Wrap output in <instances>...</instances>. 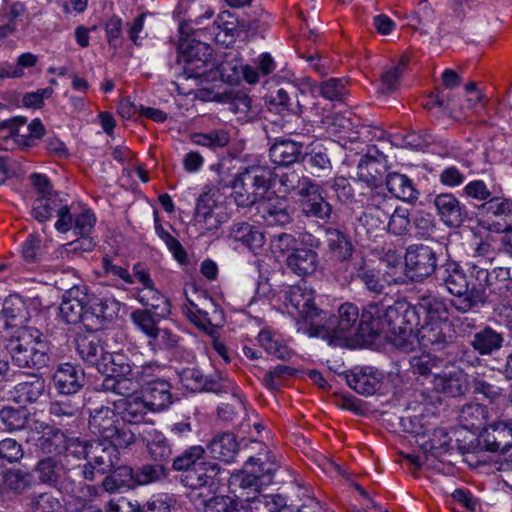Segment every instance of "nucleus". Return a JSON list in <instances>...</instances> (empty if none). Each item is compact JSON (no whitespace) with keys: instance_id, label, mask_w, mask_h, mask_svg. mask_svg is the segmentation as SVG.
Here are the masks:
<instances>
[{"instance_id":"nucleus-38","label":"nucleus","mask_w":512,"mask_h":512,"mask_svg":"<svg viewBox=\"0 0 512 512\" xmlns=\"http://www.w3.org/2000/svg\"><path fill=\"white\" fill-rule=\"evenodd\" d=\"M102 486L109 493L136 487L134 469L127 465L111 469L109 475L103 479Z\"/></svg>"},{"instance_id":"nucleus-32","label":"nucleus","mask_w":512,"mask_h":512,"mask_svg":"<svg viewBox=\"0 0 512 512\" xmlns=\"http://www.w3.org/2000/svg\"><path fill=\"white\" fill-rule=\"evenodd\" d=\"M380 373L372 367H364L359 371L346 375L347 384L358 394L373 395L380 386Z\"/></svg>"},{"instance_id":"nucleus-30","label":"nucleus","mask_w":512,"mask_h":512,"mask_svg":"<svg viewBox=\"0 0 512 512\" xmlns=\"http://www.w3.org/2000/svg\"><path fill=\"white\" fill-rule=\"evenodd\" d=\"M0 420L9 432L44 428V423L32 419L25 409L9 406L0 410Z\"/></svg>"},{"instance_id":"nucleus-58","label":"nucleus","mask_w":512,"mask_h":512,"mask_svg":"<svg viewBox=\"0 0 512 512\" xmlns=\"http://www.w3.org/2000/svg\"><path fill=\"white\" fill-rule=\"evenodd\" d=\"M188 302L189 305H183L181 307L183 315L203 332L209 335L212 334L214 332V326L211 319L208 317V313L198 309L197 305L191 300L188 299Z\"/></svg>"},{"instance_id":"nucleus-8","label":"nucleus","mask_w":512,"mask_h":512,"mask_svg":"<svg viewBox=\"0 0 512 512\" xmlns=\"http://www.w3.org/2000/svg\"><path fill=\"white\" fill-rule=\"evenodd\" d=\"M72 444L76 445L73 452L78 457L91 461L99 469V474H107L119 461V451L107 440H80L76 438Z\"/></svg>"},{"instance_id":"nucleus-49","label":"nucleus","mask_w":512,"mask_h":512,"mask_svg":"<svg viewBox=\"0 0 512 512\" xmlns=\"http://www.w3.org/2000/svg\"><path fill=\"white\" fill-rule=\"evenodd\" d=\"M246 180L252 181L253 193H257L258 201L265 199L264 194L271 188L272 172L268 168L252 166L244 168Z\"/></svg>"},{"instance_id":"nucleus-29","label":"nucleus","mask_w":512,"mask_h":512,"mask_svg":"<svg viewBox=\"0 0 512 512\" xmlns=\"http://www.w3.org/2000/svg\"><path fill=\"white\" fill-rule=\"evenodd\" d=\"M504 341L503 333L486 325L473 334L469 343L480 356H491L503 347Z\"/></svg>"},{"instance_id":"nucleus-43","label":"nucleus","mask_w":512,"mask_h":512,"mask_svg":"<svg viewBox=\"0 0 512 512\" xmlns=\"http://www.w3.org/2000/svg\"><path fill=\"white\" fill-rule=\"evenodd\" d=\"M97 371L104 376H129L133 366L125 355L107 351Z\"/></svg>"},{"instance_id":"nucleus-42","label":"nucleus","mask_w":512,"mask_h":512,"mask_svg":"<svg viewBox=\"0 0 512 512\" xmlns=\"http://www.w3.org/2000/svg\"><path fill=\"white\" fill-rule=\"evenodd\" d=\"M347 273L350 278H359L369 291L375 294H382L384 292L385 286L381 281L378 272L374 269L366 268V260L364 257L355 259L354 267Z\"/></svg>"},{"instance_id":"nucleus-11","label":"nucleus","mask_w":512,"mask_h":512,"mask_svg":"<svg viewBox=\"0 0 512 512\" xmlns=\"http://www.w3.org/2000/svg\"><path fill=\"white\" fill-rule=\"evenodd\" d=\"M405 269L411 280L421 281L436 274L437 254L423 244L410 245L405 254Z\"/></svg>"},{"instance_id":"nucleus-1","label":"nucleus","mask_w":512,"mask_h":512,"mask_svg":"<svg viewBox=\"0 0 512 512\" xmlns=\"http://www.w3.org/2000/svg\"><path fill=\"white\" fill-rule=\"evenodd\" d=\"M386 321L390 341L403 351L411 350L416 341L425 349L441 351L455 339L447 306L433 295L421 296L414 305L407 301L388 305Z\"/></svg>"},{"instance_id":"nucleus-31","label":"nucleus","mask_w":512,"mask_h":512,"mask_svg":"<svg viewBox=\"0 0 512 512\" xmlns=\"http://www.w3.org/2000/svg\"><path fill=\"white\" fill-rule=\"evenodd\" d=\"M286 266L298 276L313 274L319 264V256L315 250L300 248L291 252L286 257Z\"/></svg>"},{"instance_id":"nucleus-47","label":"nucleus","mask_w":512,"mask_h":512,"mask_svg":"<svg viewBox=\"0 0 512 512\" xmlns=\"http://www.w3.org/2000/svg\"><path fill=\"white\" fill-rule=\"evenodd\" d=\"M214 24L218 29L215 35L218 43L228 47L236 41L238 36L237 22L229 11L219 13Z\"/></svg>"},{"instance_id":"nucleus-41","label":"nucleus","mask_w":512,"mask_h":512,"mask_svg":"<svg viewBox=\"0 0 512 512\" xmlns=\"http://www.w3.org/2000/svg\"><path fill=\"white\" fill-rule=\"evenodd\" d=\"M245 174H246V172L240 171L234 175L233 179L230 182L220 180L219 183L223 187H231L232 188V190H233L232 197L238 207H241V208H249L252 206L257 207V205L259 203L257 193L249 192L246 189Z\"/></svg>"},{"instance_id":"nucleus-9","label":"nucleus","mask_w":512,"mask_h":512,"mask_svg":"<svg viewBox=\"0 0 512 512\" xmlns=\"http://www.w3.org/2000/svg\"><path fill=\"white\" fill-rule=\"evenodd\" d=\"M298 206L301 214L316 222L329 223L333 215V206L321 193V187L313 181H305L298 192Z\"/></svg>"},{"instance_id":"nucleus-22","label":"nucleus","mask_w":512,"mask_h":512,"mask_svg":"<svg viewBox=\"0 0 512 512\" xmlns=\"http://www.w3.org/2000/svg\"><path fill=\"white\" fill-rule=\"evenodd\" d=\"M118 423L117 413L108 406L102 405L89 409L88 428L92 434L102 437L104 440L115 435Z\"/></svg>"},{"instance_id":"nucleus-39","label":"nucleus","mask_w":512,"mask_h":512,"mask_svg":"<svg viewBox=\"0 0 512 512\" xmlns=\"http://www.w3.org/2000/svg\"><path fill=\"white\" fill-rule=\"evenodd\" d=\"M114 405L119 410L122 420L130 424H139L145 421L147 410H149L145 400L139 397L122 398Z\"/></svg>"},{"instance_id":"nucleus-48","label":"nucleus","mask_w":512,"mask_h":512,"mask_svg":"<svg viewBox=\"0 0 512 512\" xmlns=\"http://www.w3.org/2000/svg\"><path fill=\"white\" fill-rule=\"evenodd\" d=\"M246 501L247 505L242 506L246 512H282L285 507V500L280 495L258 494Z\"/></svg>"},{"instance_id":"nucleus-18","label":"nucleus","mask_w":512,"mask_h":512,"mask_svg":"<svg viewBox=\"0 0 512 512\" xmlns=\"http://www.w3.org/2000/svg\"><path fill=\"white\" fill-rule=\"evenodd\" d=\"M484 447L490 452H506L512 447V419L499 418L482 428Z\"/></svg>"},{"instance_id":"nucleus-63","label":"nucleus","mask_w":512,"mask_h":512,"mask_svg":"<svg viewBox=\"0 0 512 512\" xmlns=\"http://www.w3.org/2000/svg\"><path fill=\"white\" fill-rule=\"evenodd\" d=\"M134 473L136 486L155 483L167 477V471L163 464H145L134 470Z\"/></svg>"},{"instance_id":"nucleus-62","label":"nucleus","mask_w":512,"mask_h":512,"mask_svg":"<svg viewBox=\"0 0 512 512\" xmlns=\"http://www.w3.org/2000/svg\"><path fill=\"white\" fill-rule=\"evenodd\" d=\"M205 450L202 446H192L186 449L182 454L173 459L172 467L176 471L186 473L196 464L203 460Z\"/></svg>"},{"instance_id":"nucleus-60","label":"nucleus","mask_w":512,"mask_h":512,"mask_svg":"<svg viewBox=\"0 0 512 512\" xmlns=\"http://www.w3.org/2000/svg\"><path fill=\"white\" fill-rule=\"evenodd\" d=\"M441 363V359L431 354H421L410 359V367L414 374L422 376L434 375V378H436V374H439L438 370Z\"/></svg>"},{"instance_id":"nucleus-13","label":"nucleus","mask_w":512,"mask_h":512,"mask_svg":"<svg viewBox=\"0 0 512 512\" xmlns=\"http://www.w3.org/2000/svg\"><path fill=\"white\" fill-rule=\"evenodd\" d=\"M84 326L88 330H98L115 319L119 312V302L110 298H100L87 292Z\"/></svg>"},{"instance_id":"nucleus-3","label":"nucleus","mask_w":512,"mask_h":512,"mask_svg":"<svg viewBox=\"0 0 512 512\" xmlns=\"http://www.w3.org/2000/svg\"><path fill=\"white\" fill-rule=\"evenodd\" d=\"M436 280L456 297L452 306L461 313L474 310L485 304V296L481 288H471L463 268L454 260L440 264L436 271Z\"/></svg>"},{"instance_id":"nucleus-46","label":"nucleus","mask_w":512,"mask_h":512,"mask_svg":"<svg viewBox=\"0 0 512 512\" xmlns=\"http://www.w3.org/2000/svg\"><path fill=\"white\" fill-rule=\"evenodd\" d=\"M1 481L8 497L10 495L18 496L30 488L32 476L29 472L21 469H10L3 474Z\"/></svg>"},{"instance_id":"nucleus-7","label":"nucleus","mask_w":512,"mask_h":512,"mask_svg":"<svg viewBox=\"0 0 512 512\" xmlns=\"http://www.w3.org/2000/svg\"><path fill=\"white\" fill-rule=\"evenodd\" d=\"M212 48L203 42L190 39L179 44L178 62L183 64L179 78L197 80L205 76L211 62Z\"/></svg>"},{"instance_id":"nucleus-40","label":"nucleus","mask_w":512,"mask_h":512,"mask_svg":"<svg viewBox=\"0 0 512 512\" xmlns=\"http://www.w3.org/2000/svg\"><path fill=\"white\" fill-rule=\"evenodd\" d=\"M386 186L388 191L398 199L408 202L418 199L419 192L412 180L404 174L389 173L386 177Z\"/></svg>"},{"instance_id":"nucleus-28","label":"nucleus","mask_w":512,"mask_h":512,"mask_svg":"<svg viewBox=\"0 0 512 512\" xmlns=\"http://www.w3.org/2000/svg\"><path fill=\"white\" fill-rule=\"evenodd\" d=\"M144 400L149 410L159 412L167 409L173 403L171 385L163 379H153L147 382L144 389Z\"/></svg>"},{"instance_id":"nucleus-15","label":"nucleus","mask_w":512,"mask_h":512,"mask_svg":"<svg viewBox=\"0 0 512 512\" xmlns=\"http://www.w3.org/2000/svg\"><path fill=\"white\" fill-rule=\"evenodd\" d=\"M338 201L343 204H362L373 190L368 182L358 178L334 177L327 182Z\"/></svg>"},{"instance_id":"nucleus-44","label":"nucleus","mask_w":512,"mask_h":512,"mask_svg":"<svg viewBox=\"0 0 512 512\" xmlns=\"http://www.w3.org/2000/svg\"><path fill=\"white\" fill-rule=\"evenodd\" d=\"M137 299L143 306L149 307L158 318H165L170 314L169 300L154 285L140 289Z\"/></svg>"},{"instance_id":"nucleus-14","label":"nucleus","mask_w":512,"mask_h":512,"mask_svg":"<svg viewBox=\"0 0 512 512\" xmlns=\"http://www.w3.org/2000/svg\"><path fill=\"white\" fill-rule=\"evenodd\" d=\"M308 95L295 86L280 88L275 95L266 98L265 103L269 111L285 115L291 114L300 117L304 112V102Z\"/></svg>"},{"instance_id":"nucleus-24","label":"nucleus","mask_w":512,"mask_h":512,"mask_svg":"<svg viewBox=\"0 0 512 512\" xmlns=\"http://www.w3.org/2000/svg\"><path fill=\"white\" fill-rule=\"evenodd\" d=\"M75 347L81 360L96 369L107 352L104 341L94 333L78 335L75 339Z\"/></svg>"},{"instance_id":"nucleus-33","label":"nucleus","mask_w":512,"mask_h":512,"mask_svg":"<svg viewBox=\"0 0 512 512\" xmlns=\"http://www.w3.org/2000/svg\"><path fill=\"white\" fill-rule=\"evenodd\" d=\"M75 439L76 438L69 439L66 434L58 428H51L49 431L37 437L36 446L44 454L60 455L70 448L76 450V445L72 444Z\"/></svg>"},{"instance_id":"nucleus-20","label":"nucleus","mask_w":512,"mask_h":512,"mask_svg":"<svg viewBox=\"0 0 512 512\" xmlns=\"http://www.w3.org/2000/svg\"><path fill=\"white\" fill-rule=\"evenodd\" d=\"M26 314L25 303L20 297L15 295L7 297L0 311V328L14 330L13 335H17L22 328H32L25 325L27 320Z\"/></svg>"},{"instance_id":"nucleus-55","label":"nucleus","mask_w":512,"mask_h":512,"mask_svg":"<svg viewBox=\"0 0 512 512\" xmlns=\"http://www.w3.org/2000/svg\"><path fill=\"white\" fill-rule=\"evenodd\" d=\"M425 453L438 457L442 453L449 452L454 448L452 438L443 428H437L433 432L432 438L422 444Z\"/></svg>"},{"instance_id":"nucleus-5","label":"nucleus","mask_w":512,"mask_h":512,"mask_svg":"<svg viewBox=\"0 0 512 512\" xmlns=\"http://www.w3.org/2000/svg\"><path fill=\"white\" fill-rule=\"evenodd\" d=\"M284 298L299 317L297 320L299 329L305 324L308 326L309 336L320 335L323 330L320 324L325 319L326 313L315 305L314 290L305 281H301L297 285L288 287L284 291Z\"/></svg>"},{"instance_id":"nucleus-37","label":"nucleus","mask_w":512,"mask_h":512,"mask_svg":"<svg viewBox=\"0 0 512 512\" xmlns=\"http://www.w3.org/2000/svg\"><path fill=\"white\" fill-rule=\"evenodd\" d=\"M212 457L226 463L233 462L239 451L236 437L232 433H221L215 436L207 446Z\"/></svg>"},{"instance_id":"nucleus-19","label":"nucleus","mask_w":512,"mask_h":512,"mask_svg":"<svg viewBox=\"0 0 512 512\" xmlns=\"http://www.w3.org/2000/svg\"><path fill=\"white\" fill-rule=\"evenodd\" d=\"M433 204L440 219L449 227H459L468 219L465 206L452 193L436 195Z\"/></svg>"},{"instance_id":"nucleus-12","label":"nucleus","mask_w":512,"mask_h":512,"mask_svg":"<svg viewBox=\"0 0 512 512\" xmlns=\"http://www.w3.org/2000/svg\"><path fill=\"white\" fill-rule=\"evenodd\" d=\"M324 234L330 259L348 272L354 267L355 259L361 257L354 256L355 247L351 237L346 232L332 226L324 227Z\"/></svg>"},{"instance_id":"nucleus-23","label":"nucleus","mask_w":512,"mask_h":512,"mask_svg":"<svg viewBox=\"0 0 512 512\" xmlns=\"http://www.w3.org/2000/svg\"><path fill=\"white\" fill-rule=\"evenodd\" d=\"M301 162L314 177L327 176L332 170L328 149L320 143H311L305 146Z\"/></svg>"},{"instance_id":"nucleus-61","label":"nucleus","mask_w":512,"mask_h":512,"mask_svg":"<svg viewBox=\"0 0 512 512\" xmlns=\"http://www.w3.org/2000/svg\"><path fill=\"white\" fill-rule=\"evenodd\" d=\"M96 246V242L91 237H80L77 240L71 241L62 245L58 249L59 257L62 259H71L81 257L84 252H90Z\"/></svg>"},{"instance_id":"nucleus-54","label":"nucleus","mask_w":512,"mask_h":512,"mask_svg":"<svg viewBox=\"0 0 512 512\" xmlns=\"http://www.w3.org/2000/svg\"><path fill=\"white\" fill-rule=\"evenodd\" d=\"M345 78H329L318 85L319 94L329 101H342L348 94Z\"/></svg>"},{"instance_id":"nucleus-25","label":"nucleus","mask_w":512,"mask_h":512,"mask_svg":"<svg viewBox=\"0 0 512 512\" xmlns=\"http://www.w3.org/2000/svg\"><path fill=\"white\" fill-rule=\"evenodd\" d=\"M434 386L439 392L449 397H459L469 391V379L461 369L452 367L436 374Z\"/></svg>"},{"instance_id":"nucleus-56","label":"nucleus","mask_w":512,"mask_h":512,"mask_svg":"<svg viewBox=\"0 0 512 512\" xmlns=\"http://www.w3.org/2000/svg\"><path fill=\"white\" fill-rule=\"evenodd\" d=\"M78 412L79 407L70 400L53 401L49 406V414L59 425L75 420Z\"/></svg>"},{"instance_id":"nucleus-53","label":"nucleus","mask_w":512,"mask_h":512,"mask_svg":"<svg viewBox=\"0 0 512 512\" xmlns=\"http://www.w3.org/2000/svg\"><path fill=\"white\" fill-rule=\"evenodd\" d=\"M191 139L196 145L210 149H218L228 145L230 136L224 129H215L206 133H194Z\"/></svg>"},{"instance_id":"nucleus-52","label":"nucleus","mask_w":512,"mask_h":512,"mask_svg":"<svg viewBox=\"0 0 512 512\" xmlns=\"http://www.w3.org/2000/svg\"><path fill=\"white\" fill-rule=\"evenodd\" d=\"M62 205V200L57 193L45 197H38L34 201L32 214L36 220L44 222L50 219L53 213H57Z\"/></svg>"},{"instance_id":"nucleus-21","label":"nucleus","mask_w":512,"mask_h":512,"mask_svg":"<svg viewBox=\"0 0 512 512\" xmlns=\"http://www.w3.org/2000/svg\"><path fill=\"white\" fill-rule=\"evenodd\" d=\"M53 381L59 393L64 395L75 394L84 386V371L79 366L63 363L56 369Z\"/></svg>"},{"instance_id":"nucleus-35","label":"nucleus","mask_w":512,"mask_h":512,"mask_svg":"<svg viewBox=\"0 0 512 512\" xmlns=\"http://www.w3.org/2000/svg\"><path fill=\"white\" fill-rule=\"evenodd\" d=\"M228 237L241 242L252 251L261 248L265 243L264 234L248 222H235L229 227Z\"/></svg>"},{"instance_id":"nucleus-4","label":"nucleus","mask_w":512,"mask_h":512,"mask_svg":"<svg viewBox=\"0 0 512 512\" xmlns=\"http://www.w3.org/2000/svg\"><path fill=\"white\" fill-rule=\"evenodd\" d=\"M12 362L19 368L41 369L50 361L49 344L37 328H22L7 344Z\"/></svg>"},{"instance_id":"nucleus-34","label":"nucleus","mask_w":512,"mask_h":512,"mask_svg":"<svg viewBox=\"0 0 512 512\" xmlns=\"http://www.w3.org/2000/svg\"><path fill=\"white\" fill-rule=\"evenodd\" d=\"M469 390L474 395H480L489 402L497 401L504 389L498 384L493 374L474 373L469 378Z\"/></svg>"},{"instance_id":"nucleus-59","label":"nucleus","mask_w":512,"mask_h":512,"mask_svg":"<svg viewBox=\"0 0 512 512\" xmlns=\"http://www.w3.org/2000/svg\"><path fill=\"white\" fill-rule=\"evenodd\" d=\"M180 336L167 328H158L148 340L149 347L154 351L170 350L180 344Z\"/></svg>"},{"instance_id":"nucleus-45","label":"nucleus","mask_w":512,"mask_h":512,"mask_svg":"<svg viewBox=\"0 0 512 512\" xmlns=\"http://www.w3.org/2000/svg\"><path fill=\"white\" fill-rule=\"evenodd\" d=\"M489 409L486 405L470 402L465 404L459 413L460 423L469 430H479L488 418Z\"/></svg>"},{"instance_id":"nucleus-17","label":"nucleus","mask_w":512,"mask_h":512,"mask_svg":"<svg viewBox=\"0 0 512 512\" xmlns=\"http://www.w3.org/2000/svg\"><path fill=\"white\" fill-rule=\"evenodd\" d=\"M219 473L220 467L217 463L203 459L181 475V482L193 490L207 488L209 492H215L220 483Z\"/></svg>"},{"instance_id":"nucleus-27","label":"nucleus","mask_w":512,"mask_h":512,"mask_svg":"<svg viewBox=\"0 0 512 512\" xmlns=\"http://www.w3.org/2000/svg\"><path fill=\"white\" fill-rule=\"evenodd\" d=\"M304 145L291 139L277 138L270 146L269 157L278 166H290L302 161Z\"/></svg>"},{"instance_id":"nucleus-36","label":"nucleus","mask_w":512,"mask_h":512,"mask_svg":"<svg viewBox=\"0 0 512 512\" xmlns=\"http://www.w3.org/2000/svg\"><path fill=\"white\" fill-rule=\"evenodd\" d=\"M142 439L153 461L163 463L171 459L172 448L162 432L152 429L142 434Z\"/></svg>"},{"instance_id":"nucleus-50","label":"nucleus","mask_w":512,"mask_h":512,"mask_svg":"<svg viewBox=\"0 0 512 512\" xmlns=\"http://www.w3.org/2000/svg\"><path fill=\"white\" fill-rule=\"evenodd\" d=\"M63 470V464L55 457H46L41 459L35 468L40 482L53 486H56L58 483Z\"/></svg>"},{"instance_id":"nucleus-51","label":"nucleus","mask_w":512,"mask_h":512,"mask_svg":"<svg viewBox=\"0 0 512 512\" xmlns=\"http://www.w3.org/2000/svg\"><path fill=\"white\" fill-rule=\"evenodd\" d=\"M477 214L487 218L512 215V201L492 195L485 202L477 205Z\"/></svg>"},{"instance_id":"nucleus-2","label":"nucleus","mask_w":512,"mask_h":512,"mask_svg":"<svg viewBox=\"0 0 512 512\" xmlns=\"http://www.w3.org/2000/svg\"><path fill=\"white\" fill-rule=\"evenodd\" d=\"M320 337L330 345L353 347L372 342L380 334L390 335L386 321V308L376 302L369 303L359 314L353 303H344L338 309L337 316L324 319Z\"/></svg>"},{"instance_id":"nucleus-64","label":"nucleus","mask_w":512,"mask_h":512,"mask_svg":"<svg viewBox=\"0 0 512 512\" xmlns=\"http://www.w3.org/2000/svg\"><path fill=\"white\" fill-rule=\"evenodd\" d=\"M130 318L133 324L141 330L148 339H150L159 328L157 326L158 320L156 319L158 317L154 315V312L151 313L148 309L134 310L131 313Z\"/></svg>"},{"instance_id":"nucleus-57","label":"nucleus","mask_w":512,"mask_h":512,"mask_svg":"<svg viewBox=\"0 0 512 512\" xmlns=\"http://www.w3.org/2000/svg\"><path fill=\"white\" fill-rule=\"evenodd\" d=\"M246 468H250L253 473L259 476L262 485H268L278 469V464L274 459L267 458L266 461H263L259 457H250L246 462Z\"/></svg>"},{"instance_id":"nucleus-16","label":"nucleus","mask_w":512,"mask_h":512,"mask_svg":"<svg viewBox=\"0 0 512 512\" xmlns=\"http://www.w3.org/2000/svg\"><path fill=\"white\" fill-rule=\"evenodd\" d=\"M256 211L266 226L285 227L293 221V209L284 197H266L259 201Z\"/></svg>"},{"instance_id":"nucleus-10","label":"nucleus","mask_w":512,"mask_h":512,"mask_svg":"<svg viewBox=\"0 0 512 512\" xmlns=\"http://www.w3.org/2000/svg\"><path fill=\"white\" fill-rule=\"evenodd\" d=\"M393 205L390 199L372 190L364 203V210L358 218L359 223L366 228L367 234L386 229Z\"/></svg>"},{"instance_id":"nucleus-6","label":"nucleus","mask_w":512,"mask_h":512,"mask_svg":"<svg viewBox=\"0 0 512 512\" xmlns=\"http://www.w3.org/2000/svg\"><path fill=\"white\" fill-rule=\"evenodd\" d=\"M69 275L73 278L71 287L63 281H57V288L64 291L59 316L66 324L82 323L84 325L87 287L80 283L81 280L74 271H70Z\"/></svg>"},{"instance_id":"nucleus-26","label":"nucleus","mask_w":512,"mask_h":512,"mask_svg":"<svg viewBox=\"0 0 512 512\" xmlns=\"http://www.w3.org/2000/svg\"><path fill=\"white\" fill-rule=\"evenodd\" d=\"M45 379L37 374H30L26 380L17 383L10 392L11 399L21 405L36 403L45 392Z\"/></svg>"}]
</instances>
